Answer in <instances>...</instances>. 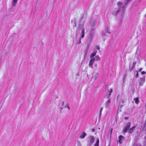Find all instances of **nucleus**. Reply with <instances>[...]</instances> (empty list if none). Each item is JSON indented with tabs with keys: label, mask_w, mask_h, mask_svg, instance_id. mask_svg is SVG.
<instances>
[{
	"label": "nucleus",
	"mask_w": 146,
	"mask_h": 146,
	"mask_svg": "<svg viewBox=\"0 0 146 146\" xmlns=\"http://www.w3.org/2000/svg\"><path fill=\"white\" fill-rule=\"evenodd\" d=\"M132 0H126L124 2V4L118 1L117 3V5L118 6L117 8H115V10L113 13V15L114 16H117L119 13H120L121 14V16H123L125 11V6L127 5L130 1Z\"/></svg>",
	"instance_id": "1"
},
{
	"label": "nucleus",
	"mask_w": 146,
	"mask_h": 146,
	"mask_svg": "<svg viewBox=\"0 0 146 146\" xmlns=\"http://www.w3.org/2000/svg\"><path fill=\"white\" fill-rule=\"evenodd\" d=\"M95 138L94 136L90 135L87 137V146H91L94 143L95 140Z\"/></svg>",
	"instance_id": "2"
},
{
	"label": "nucleus",
	"mask_w": 146,
	"mask_h": 146,
	"mask_svg": "<svg viewBox=\"0 0 146 146\" xmlns=\"http://www.w3.org/2000/svg\"><path fill=\"white\" fill-rule=\"evenodd\" d=\"M131 123L130 122L126 123L125 127L123 128V132L125 133H127L131 126Z\"/></svg>",
	"instance_id": "3"
},
{
	"label": "nucleus",
	"mask_w": 146,
	"mask_h": 146,
	"mask_svg": "<svg viewBox=\"0 0 146 146\" xmlns=\"http://www.w3.org/2000/svg\"><path fill=\"white\" fill-rule=\"evenodd\" d=\"M138 81L139 82V85L142 86L145 81V77L143 78H139Z\"/></svg>",
	"instance_id": "4"
},
{
	"label": "nucleus",
	"mask_w": 146,
	"mask_h": 146,
	"mask_svg": "<svg viewBox=\"0 0 146 146\" xmlns=\"http://www.w3.org/2000/svg\"><path fill=\"white\" fill-rule=\"evenodd\" d=\"M99 76V73L98 72H94L92 74V78L95 80H97Z\"/></svg>",
	"instance_id": "5"
},
{
	"label": "nucleus",
	"mask_w": 146,
	"mask_h": 146,
	"mask_svg": "<svg viewBox=\"0 0 146 146\" xmlns=\"http://www.w3.org/2000/svg\"><path fill=\"white\" fill-rule=\"evenodd\" d=\"M111 103V99L109 98L106 102H105V107L106 108H108L110 106V104Z\"/></svg>",
	"instance_id": "6"
},
{
	"label": "nucleus",
	"mask_w": 146,
	"mask_h": 146,
	"mask_svg": "<svg viewBox=\"0 0 146 146\" xmlns=\"http://www.w3.org/2000/svg\"><path fill=\"white\" fill-rule=\"evenodd\" d=\"M125 139V137L121 135L119 137L118 141L119 143H122L123 141Z\"/></svg>",
	"instance_id": "7"
},
{
	"label": "nucleus",
	"mask_w": 146,
	"mask_h": 146,
	"mask_svg": "<svg viewBox=\"0 0 146 146\" xmlns=\"http://www.w3.org/2000/svg\"><path fill=\"white\" fill-rule=\"evenodd\" d=\"M87 135V134L84 132L80 135L79 138L80 139H83Z\"/></svg>",
	"instance_id": "8"
},
{
	"label": "nucleus",
	"mask_w": 146,
	"mask_h": 146,
	"mask_svg": "<svg viewBox=\"0 0 146 146\" xmlns=\"http://www.w3.org/2000/svg\"><path fill=\"white\" fill-rule=\"evenodd\" d=\"M81 30V27L80 26H78L76 30V35L77 36L79 33V31Z\"/></svg>",
	"instance_id": "9"
},
{
	"label": "nucleus",
	"mask_w": 146,
	"mask_h": 146,
	"mask_svg": "<svg viewBox=\"0 0 146 146\" xmlns=\"http://www.w3.org/2000/svg\"><path fill=\"white\" fill-rule=\"evenodd\" d=\"M112 92V89H111L110 90L108 91V94L106 95V97L107 98H108L111 95V93Z\"/></svg>",
	"instance_id": "10"
},
{
	"label": "nucleus",
	"mask_w": 146,
	"mask_h": 146,
	"mask_svg": "<svg viewBox=\"0 0 146 146\" xmlns=\"http://www.w3.org/2000/svg\"><path fill=\"white\" fill-rule=\"evenodd\" d=\"M84 33H85V31L84 29H82L81 35V36L80 38H84Z\"/></svg>",
	"instance_id": "11"
},
{
	"label": "nucleus",
	"mask_w": 146,
	"mask_h": 146,
	"mask_svg": "<svg viewBox=\"0 0 146 146\" xmlns=\"http://www.w3.org/2000/svg\"><path fill=\"white\" fill-rule=\"evenodd\" d=\"M94 29L93 27H92L91 29V30L90 34L91 37H92L94 35Z\"/></svg>",
	"instance_id": "12"
},
{
	"label": "nucleus",
	"mask_w": 146,
	"mask_h": 146,
	"mask_svg": "<svg viewBox=\"0 0 146 146\" xmlns=\"http://www.w3.org/2000/svg\"><path fill=\"white\" fill-rule=\"evenodd\" d=\"M136 127V126H134L131 128L128 131V133H131L133 132L135 129Z\"/></svg>",
	"instance_id": "13"
},
{
	"label": "nucleus",
	"mask_w": 146,
	"mask_h": 146,
	"mask_svg": "<svg viewBox=\"0 0 146 146\" xmlns=\"http://www.w3.org/2000/svg\"><path fill=\"white\" fill-rule=\"evenodd\" d=\"M18 0H13L12 2V6L15 7L16 6Z\"/></svg>",
	"instance_id": "14"
},
{
	"label": "nucleus",
	"mask_w": 146,
	"mask_h": 146,
	"mask_svg": "<svg viewBox=\"0 0 146 146\" xmlns=\"http://www.w3.org/2000/svg\"><path fill=\"white\" fill-rule=\"evenodd\" d=\"M67 108L68 110H70V108L69 106V105L68 104H67L65 106H64L60 108V109L61 110H62L64 108Z\"/></svg>",
	"instance_id": "15"
},
{
	"label": "nucleus",
	"mask_w": 146,
	"mask_h": 146,
	"mask_svg": "<svg viewBox=\"0 0 146 146\" xmlns=\"http://www.w3.org/2000/svg\"><path fill=\"white\" fill-rule=\"evenodd\" d=\"M88 50L87 49H86L84 51V58H85L87 55V54L88 53Z\"/></svg>",
	"instance_id": "16"
},
{
	"label": "nucleus",
	"mask_w": 146,
	"mask_h": 146,
	"mask_svg": "<svg viewBox=\"0 0 146 146\" xmlns=\"http://www.w3.org/2000/svg\"><path fill=\"white\" fill-rule=\"evenodd\" d=\"M97 52V51H95L94 52H93L91 54L90 56V57L91 58H92L94 57L95 55H96V53Z\"/></svg>",
	"instance_id": "17"
},
{
	"label": "nucleus",
	"mask_w": 146,
	"mask_h": 146,
	"mask_svg": "<svg viewBox=\"0 0 146 146\" xmlns=\"http://www.w3.org/2000/svg\"><path fill=\"white\" fill-rule=\"evenodd\" d=\"M136 59L137 60V61H134L133 62V64H136V63H138V64H139V63H141V62H140V60L139 59V58H136Z\"/></svg>",
	"instance_id": "18"
},
{
	"label": "nucleus",
	"mask_w": 146,
	"mask_h": 146,
	"mask_svg": "<svg viewBox=\"0 0 146 146\" xmlns=\"http://www.w3.org/2000/svg\"><path fill=\"white\" fill-rule=\"evenodd\" d=\"M96 143L95 144L94 146H99V140L98 138H96Z\"/></svg>",
	"instance_id": "19"
},
{
	"label": "nucleus",
	"mask_w": 146,
	"mask_h": 146,
	"mask_svg": "<svg viewBox=\"0 0 146 146\" xmlns=\"http://www.w3.org/2000/svg\"><path fill=\"white\" fill-rule=\"evenodd\" d=\"M134 100L135 101V103L136 104H138L139 103V98L138 97L134 98Z\"/></svg>",
	"instance_id": "20"
},
{
	"label": "nucleus",
	"mask_w": 146,
	"mask_h": 146,
	"mask_svg": "<svg viewBox=\"0 0 146 146\" xmlns=\"http://www.w3.org/2000/svg\"><path fill=\"white\" fill-rule=\"evenodd\" d=\"M96 24V21L94 20H92L90 22V25L91 26L93 27Z\"/></svg>",
	"instance_id": "21"
},
{
	"label": "nucleus",
	"mask_w": 146,
	"mask_h": 146,
	"mask_svg": "<svg viewBox=\"0 0 146 146\" xmlns=\"http://www.w3.org/2000/svg\"><path fill=\"white\" fill-rule=\"evenodd\" d=\"M95 60V58L92 57L91 58L89 64H93Z\"/></svg>",
	"instance_id": "22"
},
{
	"label": "nucleus",
	"mask_w": 146,
	"mask_h": 146,
	"mask_svg": "<svg viewBox=\"0 0 146 146\" xmlns=\"http://www.w3.org/2000/svg\"><path fill=\"white\" fill-rule=\"evenodd\" d=\"M105 30V32L106 33H108V34L110 33V32L109 31V28L108 27H106Z\"/></svg>",
	"instance_id": "23"
},
{
	"label": "nucleus",
	"mask_w": 146,
	"mask_h": 146,
	"mask_svg": "<svg viewBox=\"0 0 146 146\" xmlns=\"http://www.w3.org/2000/svg\"><path fill=\"white\" fill-rule=\"evenodd\" d=\"M134 65L135 64H131L129 68V70L130 71H131L133 69L134 67Z\"/></svg>",
	"instance_id": "24"
},
{
	"label": "nucleus",
	"mask_w": 146,
	"mask_h": 146,
	"mask_svg": "<svg viewBox=\"0 0 146 146\" xmlns=\"http://www.w3.org/2000/svg\"><path fill=\"white\" fill-rule=\"evenodd\" d=\"M83 16L82 17V19L80 21V24H82V25L83 24H84V22H85V20L84 19V20H83Z\"/></svg>",
	"instance_id": "25"
},
{
	"label": "nucleus",
	"mask_w": 146,
	"mask_h": 146,
	"mask_svg": "<svg viewBox=\"0 0 146 146\" xmlns=\"http://www.w3.org/2000/svg\"><path fill=\"white\" fill-rule=\"evenodd\" d=\"M127 76V74H124L123 77V82H125V80L126 77Z\"/></svg>",
	"instance_id": "26"
},
{
	"label": "nucleus",
	"mask_w": 146,
	"mask_h": 146,
	"mask_svg": "<svg viewBox=\"0 0 146 146\" xmlns=\"http://www.w3.org/2000/svg\"><path fill=\"white\" fill-rule=\"evenodd\" d=\"M142 130L143 131L144 130L146 131V120L145 121L144 126L142 128Z\"/></svg>",
	"instance_id": "27"
},
{
	"label": "nucleus",
	"mask_w": 146,
	"mask_h": 146,
	"mask_svg": "<svg viewBox=\"0 0 146 146\" xmlns=\"http://www.w3.org/2000/svg\"><path fill=\"white\" fill-rule=\"evenodd\" d=\"M95 58L96 61L100 60V58L98 56V55L96 56H95Z\"/></svg>",
	"instance_id": "28"
},
{
	"label": "nucleus",
	"mask_w": 146,
	"mask_h": 146,
	"mask_svg": "<svg viewBox=\"0 0 146 146\" xmlns=\"http://www.w3.org/2000/svg\"><path fill=\"white\" fill-rule=\"evenodd\" d=\"M81 38H81L79 37V38L78 39V40L77 41V44H80L81 43Z\"/></svg>",
	"instance_id": "29"
},
{
	"label": "nucleus",
	"mask_w": 146,
	"mask_h": 146,
	"mask_svg": "<svg viewBox=\"0 0 146 146\" xmlns=\"http://www.w3.org/2000/svg\"><path fill=\"white\" fill-rule=\"evenodd\" d=\"M103 108L102 107H101V108H100V111L99 117H101L102 111L103 110Z\"/></svg>",
	"instance_id": "30"
},
{
	"label": "nucleus",
	"mask_w": 146,
	"mask_h": 146,
	"mask_svg": "<svg viewBox=\"0 0 146 146\" xmlns=\"http://www.w3.org/2000/svg\"><path fill=\"white\" fill-rule=\"evenodd\" d=\"M93 65H94V66L95 67L97 66L96 64H89V66L90 67H91L92 68H93Z\"/></svg>",
	"instance_id": "31"
},
{
	"label": "nucleus",
	"mask_w": 146,
	"mask_h": 146,
	"mask_svg": "<svg viewBox=\"0 0 146 146\" xmlns=\"http://www.w3.org/2000/svg\"><path fill=\"white\" fill-rule=\"evenodd\" d=\"M90 45H91V43H89V44H88V45H87V47L86 48V49H87L88 48V50H89V48L90 47Z\"/></svg>",
	"instance_id": "32"
},
{
	"label": "nucleus",
	"mask_w": 146,
	"mask_h": 146,
	"mask_svg": "<svg viewBox=\"0 0 146 146\" xmlns=\"http://www.w3.org/2000/svg\"><path fill=\"white\" fill-rule=\"evenodd\" d=\"M113 131V129L111 128V129L110 132V136L111 137L112 135V133Z\"/></svg>",
	"instance_id": "33"
},
{
	"label": "nucleus",
	"mask_w": 146,
	"mask_h": 146,
	"mask_svg": "<svg viewBox=\"0 0 146 146\" xmlns=\"http://www.w3.org/2000/svg\"><path fill=\"white\" fill-rule=\"evenodd\" d=\"M136 72H137V74L135 75V77L136 78H137L139 76V74H138V73L137 71Z\"/></svg>",
	"instance_id": "34"
},
{
	"label": "nucleus",
	"mask_w": 146,
	"mask_h": 146,
	"mask_svg": "<svg viewBox=\"0 0 146 146\" xmlns=\"http://www.w3.org/2000/svg\"><path fill=\"white\" fill-rule=\"evenodd\" d=\"M96 49L97 50H100V48L99 46H96Z\"/></svg>",
	"instance_id": "35"
},
{
	"label": "nucleus",
	"mask_w": 146,
	"mask_h": 146,
	"mask_svg": "<svg viewBox=\"0 0 146 146\" xmlns=\"http://www.w3.org/2000/svg\"><path fill=\"white\" fill-rule=\"evenodd\" d=\"M146 73V72L145 71H142L141 72V74L142 75Z\"/></svg>",
	"instance_id": "36"
},
{
	"label": "nucleus",
	"mask_w": 146,
	"mask_h": 146,
	"mask_svg": "<svg viewBox=\"0 0 146 146\" xmlns=\"http://www.w3.org/2000/svg\"><path fill=\"white\" fill-rule=\"evenodd\" d=\"M64 101H62V102L61 105L62 107H63L64 106Z\"/></svg>",
	"instance_id": "37"
},
{
	"label": "nucleus",
	"mask_w": 146,
	"mask_h": 146,
	"mask_svg": "<svg viewBox=\"0 0 146 146\" xmlns=\"http://www.w3.org/2000/svg\"><path fill=\"white\" fill-rule=\"evenodd\" d=\"M91 130L93 132H94V131H95V129L94 128H92L91 129Z\"/></svg>",
	"instance_id": "38"
},
{
	"label": "nucleus",
	"mask_w": 146,
	"mask_h": 146,
	"mask_svg": "<svg viewBox=\"0 0 146 146\" xmlns=\"http://www.w3.org/2000/svg\"><path fill=\"white\" fill-rule=\"evenodd\" d=\"M120 102L123 103L124 102V101L123 100H121L120 101Z\"/></svg>",
	"instance_id": "39"
},
{
	"label": "nucleus",
	"mask_w": 146,
	"mask_h": 146,
	"mask_svg": "<svg viewBox=\"0 0 146 146\" xmlns=\"http://www.w3.org/2000/svg\"><path fill=\"white\" fill-rule=\"evenodd\" d=\"M142 68H140L139 70V72H140L142 70Z\"/></svg>",
	"instance_id": "40"
},
{
	"label": "nucleus",
	"mask_w": 146,
	"mask_h": 146,
	"mask_svg": "<svg viewBox=\"0 0 146 146\" xmlns=\"http://www.w3.org/2000/svg\"><path fill=\"white\" fill-rule=\"evenodd\" d=\"M128 119V118L127 117H125V119Z\"/></svg>",
	"instance_id": "41"
},
{
	"label": "nucleus",
	"mask_w": 146,
	"mask_h": 146,
	"mask_svg": "<svg viewBox=\"0 0 146 146\" xmlns=\"http://www.w3.org/2000/svg\"><path fill=\"white\" fill-rule=\"evenodd\" d=\"M136 146H142L141 145L137 144V145H136Z\"/></svg>",
	"instance_id": "42"
},
{
	"label": "nucleus",
	"mask_w": 146,
	"mask_h": 146,
	"mask_svg": "<svg viewBox=\"0 0 146 146\" xmlns=\"http://www.w3.org/2000/svg\"><path fill=\"white\" fill-rule=\"evenodd\" d=\"M75 27H76V23H75Z\"/></svg>",
	"instance_id": "43"
},
{
	"label": "nucleus",
	"mask_w": 146,
	"mask_h": 146,
	"mask_svg": "<svg viewBox=\"0 0 146 146\" xmlns=\"http://www.w3.org/2000/svg\"><path fill=\"white\" fill-rule=\"evenodd\" d=\"M102 35H105L104 33H102Z\"/></svg>",
	"instance_id": "44"
},
{
	"label": "nucleus",
	"mask_w": 146,
	"mask_h": 146,
	"mask_svg": "<svg viewBox=\"0 0 146 146\" xmlns=\"http://www.w3.org/2000/svg\"><path fill=\"white\" fill-rule=\"evenodd\" d=\"M145 106L146 107V104H145Z\"/></svg>",
	"instance_id": "45"
}]
</instances>
